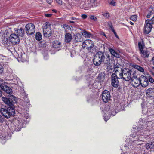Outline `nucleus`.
I'll return each mask as SVG.
<instances>
[{
    "label": "nucleus",
    "mask_w": 154,
    "mask_h": 154,
    "mask_svg": "<svg viewBox=\"0 0 154 154\" xmlns=\"http://www.w3.org/2000/svg\"><path fill=\"white\" fill-rule=\"evenodd\" d=\"M121 72L119 73V78L123 79V80L126 81H129L132 77H134L136 73L135 70L134 69H129L125 68L121 69Z\"/></svg>",
    "instance_id": "obj_1"
},
{
    "label": "nucleus",
    "mask_w": 154,
    "mask_h": 154,
    "mask_svg": "<svg viewBox=\"0 0 154 154\" xmlns=\"http://www.w3.org/2000/svg\"><path fill=\"white\" fill-rule=\"evenodd\" d=\"M152 61L153 64L154 65V57L152 58Z\"/></svg>",
    "instance_id": "obj_55"
},
{
    "label": "nucleus",
    "mask_w": 154,
    "mask_h": 154,
    "mask_svg": "<svg viewBox=\"0 0 154 154\" xmlns=\"http://www.w3.org/2000/svg\"><path fill=\"white\" fill-rule=\"evenodd\" d=\"M151 12L152 14H154V8L152 9V11H151Z\"/></svg>",
    "instance_id": "obj_53"
},
{
    "label": "nucleus",
    "mask_w": 154,
    "mask_h": 154,
    "mask_svg": "<svg viewBox=\"0 0 154 154\" xmlns=\"http://www.w3.org/2000/svg\"><path fill=\"white\" fill-rule=\"evenodd\" d=\"M70 23H74V22L73 21H70Z\"/></svg>",
    "instance_id": "obj_62"
},
{
    "label": "nucleus",
    "mask_w": 154,
    "mask_h": 154,
    "mask_svg": "<svg viewBox=\"0 0 154 154\" xmlns=\"http://www.w3.org/2000/svg\"><path fill=\"white\" fill-rule=\"evenodd\" d=\"M1 113L3 116L7 118H9L11 116L15 114L14 109L12 107H8L7 109L2 108L0 110Z\"/></svg>",
    "instance_id": "obj_5"
},
{
    "label": "nucleus",
    "mask_w": 154,
    "mask_h": 154,
    "mask_svg": "<svg viewBox=\"0 0 154 154\" xmlns=\"http://www.w3.org/2000/svg\"><path fill=\"white\" fill-rule=\"evenodd\" d=\"M89 18L95 21L96 20V17L93 15H91L89 17Z\"/></svg>",
    "instance_id": "obj_35"
},
{
    "label": "nucleus",
    "mask_w": 154,
    "mask_h": 154,
    "mask_svg": "<svg viewBox=\"0 0 154 154\" xmlns=\"http://www.w3.org/2000/svg\"><path fill=\"white\" fill-rule=\"evenodd\" d=\"M142 128H137V132H136L137 131L135 130L134 133L135 134H136L137 136V139L138 140L142 141H144L146 137V136H148L150 135V134H152L154 133V130L151 129L150 130H145L143 129H141Z\"/></svg>",
    "instance_id": "obj_2"
},
{
    "label": "nucleus",
    "mask_w": 154,
    "mask_h": 154,
    "mask_svg": "<svg viewBox=\"0 0 154 154\" xmlns=\"http://www.w3.org/2000/svg\"><path fill=\"white\" fill-rule=\"evenodd\" d=\"M26 29H35V26L34 24L32 23H29L25 26Z\"/></svg>",
    "instance_id": "obj_25"
},
{
    "label": "nucleus",
    "mask_w": 154,
    "mask_h": 154,
    "mask_svg": "<svg viewBox=\"0 0 154 154\" xmlns=\"http://www.w3.org/2000/svg\"><path fill=\"white\" fill-rule=\"evenodd\" d=\"M4 121L3 119L1 117H0V122L2 123Z\"/></svg>",
    "instance_id": "obj_49"
},
{
    "label": "nucleus",
    "mask_w": 154,
    "mask_h": 154,
    "mask_svg": "<svg viewBox=\"0 0 154 154\" xmlns=\"http://www.w3.org/2000/svg\"><path fill=\"white\" fill-rule=\"evenodd\" d=\"M108 25L109 27V28L110 29H113V27L112 23L111 22L108 23Z\"/></svg>",
    "instance_id": "obj_42"
},
{
    "label": "nucleus",
    "mask_w": 154,
    "mask_h": 154,
    "mask_svg": "<svg viewBox=\"0 0 154 154\" xmlns=\"http://www.w3.org/2000/svg\"><path fill=\"white\" fill-rule=\"evenodd\" d=\"M100 97L103 102L105 103L109 102L111 100L110 92L106 90L102 92Z\"/></svg>",
    "instance_id": "obj_6"
},
{
    "label": "nucleus",
    "mask_w": 154,
    "mask_h": 154,
    "mask_svg": "<svg viewBox=\"0 0 154 154\" xmlns=\"http://www.w3.org/2000/svg\"><path fill=\"white\" fill-rule=\"evenodd\" d=\"M110 57L109 55H106V57L104 53L102 52H97V66L100 65L102 63L107 64H109L110 63Z\"/></svg>",
    "instance_id": "obj_3"
},
{
    "label": "nucleus",
    "mask_w": 154,
    "mask_h": 154,
    "mask_svg": "<svg viewBox=\"0 0 154 154\" xmlns=\"http://www.w3.org/2000/svg\"><path fill=\"white\" fill-rule=\"evenodd\" d=\"M111 30H112V31L113 32V33L115 35V36L117 38L119 39V36L118 35H117V33H116V31H115V29H111Z\"/></svg>",
    "instance_id": "obj_40"
},
{
    "label": "nucleus",
    "mask_w": 154,
    "mask_h": 154,
    "mask_svg": "<svg viewBox=\"0 0 154 154\" xmlns=\"http://www.w3.org/2000/svg\"><path fill=\"white\" fill-rule=\"evenodd\" d=\"M148 82L149 81L151 83H153L154 82V79L151 77H149L148 79Z\"/></svg>",
    "instance_id": "obj_37"
},
{
    "label": "nucleus",
    "mask_w": 154,
    "mask_h": 154,
    "mask_svg": "<svg viewBox=\"0 0 154 154\" xmlns=\"http://www.w3.org/2000/svg\"><path fill=\"white\" fill-rule=\"evenodd\" d=\"M51 24L49 22L45 23L43 25V29H51Z\"/></svg>",
    "instance_id": "obj_28"
},
{
    "label": "nucleus",
    "mask_w": 154,
    "mask_h": 154,
    "mask_svg": "<svg viewBox=\"0 0 154 154\" xmlns=\"http://www.w3.org/2000/svg\"><path fill=\"white\" fill-rule=\"evenodd\" d=\"M72 20H77V19L76 18H75V17H72Z\"/></svg>",
    "instance_id": "obj_54"
},
{
    "label": "nucleus",
    "mask_w": 154,
    "mask_h": 154,
    "mask_svg": "<svg viewBox=\"0 0 154 154\" xmlns=\"http://www.w3.org/2000/svg\"><path fill=\"white\" fill-rule=\"evenodd\" d=\"M102 14L106 18H109V15L108 13L104 12Z\"/></svg>",
    "instance_id": "obj_34"
},
{
    "label": "nucleus",
    "mask_w": 154,
    "mask_h": 154,
    "mask_svg": "<svg viewBox=\"0 0 154 154\" xmlns=\"http://www.w3.org/2000/svg\"><path fill=\"white\" fill-rule=\"evenodd\" d=\"M140 85L143 87H146L148 85V80L146 77L141 75L140 76Z\"/></svg>",
    "instance_id": "obj_10"
},
{
    "label": "nucleus",
    "mask_w": 154,
    "mask_h": 154,
    "mask_svg": "<svg viewBox=\"0 0 154 154\" xmlns=\"http://www.w3.org/2000/svg\"><path fill=\"white\" fill-rule=\"evenodd\" d=\"M72 38L71 34L69 33H66L65 36V42L68 43L71 40Z\"/></svg>",
    "instance_id": "obj_18"
},
{
    "label": "nucleus",
    "mask_w": 154,
    "mask_h": 154,
    "mask_svg": "<svg viewBox=\"0 0 154 154\" xmlns=\"http://www.w3.org/2000/svg\"><path fill=\"white\" fill-rule=\"evenodd\" d=\"M51 14H45V16L47 17H51Z\"/></svg>",
    "instance_id": "obj_47"
},
{
    "label": "nucleus",
    "mask_w": 154,
    "mask_h": 154,
    "mask_svg": "<svg viewBox=\"0 0 154 154\" xmlns=\"http://www.w3.org/2000/svg\"><path fill=\"white\" fill-rule=\"evenodd\" d=\"M94 63L95 65L96 66V62L94 61Z\"/></svg>",
    "instance_id": "obj_59"
},
{
    "label": "nucleus",
    "mask_w": 154,
    "mask_h": 154,
    "mask_svg": "<svg viewBox=\"0 0 154 154\" xmlns=\"http://www.w3.org/2000/svg\"><path fill=\"white\" fill-rule=\"evenodd\" d=\"M96 85V84H94L93 85H92V88H93V87H94Z\"/></svg>",
    "instance_id": "obj_58"
},
{
    "label": "nucleus",
    "mask_w": 154,
    "mask_h": 154,
    "mask_svg": "<svg viewBox=\"0 0 154 154\" xmlns=\"http://www.w3.org/2000/svg\"><path fill=\"white\" fill-rule=\"evenodd\" d=\"M94 46L93 42L90 40H86L83 42L82 44V47L88 50H90Z\"/></svg>",
    "instance_id": "obj_8"
},
{
    "label": "nucleus",
    "mask_w": 154,
    "mask_h": 154,
    "mask_svg": "<svg viewBox=\"0 0 154 154\" xmlns=\"http://www.w3.org/2000/svg\"><path fill=\"white\" fill-rule=\"evenodd\" d=\"M21 128L20 127V128H18V129H17V128H16V130L17 131H18L20 130V129Z\"/></svg>",
    "instance_id": "obj_52"
},
{
    "label": "nucleus",
    "mask_w": 154,
    "mask_h": 154,
    "mask_svg": "<svg viewBox=\"0 0 154 154\" xmlns=\"http://www.w3.org/2000/svg\"><path fill=\"white\" fill-rule=\"evenodd\" d=\"M2 100L5 104L11 107H12L13 104L16 103L17 101V98L13 95H10L8 99L4 97H2Z\"/></svg>",
    "instance_id": "obj_4"
},
{
    "label": "nucleus",
    "mask_w": 154,
    "mask_h": 154,
    "mask_svg": "<svg viewBox=\"0 0 154 154\" xmlns=\"http://www.w3.org/2000/svg\"><path fill=\"white\" fill-rule=\"evenodd\" d=\"M151 29H144L143 32L146 34H148L151 31Z\"/></svg>",
    "instance_id": "obj_38"
},
{
    "label": "nucleus",
    "mask_w": 154,
    "mask_h": 154,
    "mask_svg": "<svg viewBox=\"0 0 154 154\" xmlns=\"http://www.w3.org/2000/svg\"><path fill=\"white\" fill-rule=\"evenodd\" d=\"M138 46L140 51H142V50H143L144 48V45H142L141 42H139L138 43Z\"/></svg>",
    "instance_id": "obj_30"
},
{
    "label": "nucleus",
    "mask_w": 154,
    "mask_h": 154,
    "mask_svg": "<svg viewBox=\"0 0 154 154\" xmlns=\"http://www.w3.org/2000/svg\"><path fill=\"white\" fill-rule=\"evenodd\" d=\"M15 32L17 33L18 35L22 36L24 34V29H16Z\"/></svg>",
    "instance_id": "obj_23"
},
{
    "label": "nucleus",
    "mask_w": 154,
    "mask_h": 154,
    "mask_svg": "<svg viewBox=\"0 0 154 154\" xmlns=\"http://www.w3.org/2000/svg\"><path fill=\"white\" fill-rule=\"evenodd\" d=\"M151 13L152 14L151 12H150V14H149L147 16V17L148 18H149L150 17V15L151 14Z\"/></svg>",
    "instance_id": "obj_51"
},
{
    "label": "nucleus",
    "mask_w": 154,
    "mask_h": 154,
    "mask_svg": "<svg viewBox=\"0 0 154 154\" xmlns=\"http://www.w3.org/2000/svg\"><path fill=\"white\" fill-rule=\"evenodd\" d=\"M82 35L85 37L87 38H89L91 36V34L90 33L85 31L82 32Z\"/></svg>",
    "instance_id": "obj_26"
},
{
    "label": "nucleus",
    "mask_w": 154,
    "mask_h": 154,
    "mask_svg": "<svg viewBox=\"0 0 154 154\" xmlns=\"http://www.w3.org/2000/svg\"><path fill=\"white\" fill-rule=\"evenodd\" d=\"M46 2L48 4H51V3L52 2L53 0H46Z\"/></svg>",
    "instance_id": "obj_46"
},
{
    "label": "nucleus",
    "mask_w": 154,
    "mask_h": 154,
    "mask_svg": "<svg viewBox=\"0 0 154 154\" xmlns=\"http://www.w3.org/2000/svg\"><path fill=\"white\" fill-rule=\"evenodd\" d=\"M154 118V115H152L151 116H150V118H152V119H153L152 120H150V121H152V120H154V119H153V118Z\"/></svg>",
    "instance_id": "obj_48"
},
{
    "label": "nucleus",
    "mask_w": 154,
    "mask_h": 154,
    "mask_svg": "<svg viewBox=\"0 0 154 154\" xmlns=\"http://www.w3.org/2000/svg\"><path fill=\"white\" fill-rule=\"evenodd\" d=\"M121 66V65L117 62L116 64L114 65V68L115 69V68H120Z\"/></svg>",
    "instance_id": "obj_33"
},
{
    "label": "nucleus",
    "mask_w": 154,
    "mask_h": 154,
    "mask_svg": "<svg viewBox=\"0 0 154 154\" xmlns=\"http://www.w3.org/2000/svg\"><path fill=\"white\" fill-rule=\"evenodd\" d=\"M26 32L27 34L32 35L35 32V29H26Z\"/></svg>",
    "instance_id": "obj_31"
},
{
    "label": "nucleus",
    "mask_w": 154,
    "mask_h": 154,
    "mask_svg": "<svg viewBox=\"0 0 154 154\" xmlns=\"http://www.w3.org/2000/svg\"><path fill=\"white\" fill-rule=\"evenodd\" d=\"M56 2L59 4V5H62L63 4L62 1V0H55Z\"/></svg>",
    "instance_id": "obj_41"
},
{
    "label": "nucleus",
    "mask_w": 154,
    "mask_h": 154,
    "mask_svg": "<svg viewBox=\"0 0 154 154\" xmlns=\"http://www.w3.org/2000/svg\"><path fill=\"white\" fill-rule=\"evenodd\" d=\"M3 71V66L0 64V74L2 73Z\"/></svg>",
    "instance_id": "obj_43"
},
{
    "label": "nucleus",
    "mask_w": 154,
    "mask_h": 154,
    "mask_svg": "<svg viewBox=\"0 0 154 154\" xmlns=\"http://www.w3.org/2000/svg\"><path fill=\"white\" fill-rule=\"evenodd\" d=\"M133 77H132L130 79L132 81L131 85L137 88L140 85V77L138 78L136 77L133 79Z\"/></svg>",
    "instance_id": "obj_11"
},
{
    "label": "nucleus",
    "mask_w": 154,
    "mask_h": 154,
    "mask_svg": "<svg viewBox=\"0 0 154 154\" xmlns=\"http://www.w3.org/2000/svg\"><path fill=\"white\" fill-rule=\"evenodd\" d=\"M149 21V20H147L145 23L144 25L145 29H152V24Z\"/></svg>",
    "instance_id": "obj_16"
},
{
    "label": "nucleus",
    "mask_w": 154,
    "mask_h": 154,
    "mask_svg": "<svg viewBox=\"0 0 154 154\" xmlns=\"http://www.w3.org/2000/svg\"><path fill=\"white\" fill-rule=\"evenodd\" d=\"M111 85L114 88H117L119 86V81L118 79H120L117 76L115 73H112L111 77Z\"/></svg>",
    "instance_id": "obj_7"
},
{
    "label": "nucleus",
    "mask_w": 154,
    "mask_h": 154,
    "mask_svg": "<svg viewBox=\"0 0 154 154\" xmlns=\"http://www.w3.org/2000/svg\"><path fill=\"white\" fill-rule=\"evenodd\" d=\"M146 94L148 98L154 99V88H149L147 89L146 91Z\"/></svg>",
    "instance_id": "obj_12"
},
{
    "label": "nucleus",
    "mask_w": 154,
    "mask_h": 154,
    "mask_svg": "<svg viewBox=\"0 0 154 154\" xmlns=\"http://www.w3.org/2000/svg\"><path fill=\"white\" fill-rule=\"evenodd\" d=\"M144 147L147 150L153 149L154 148V143H147L145 144Z\"/></svg>",
    "instance_id": "obj_17"
},
{
    "label": "nucleus",
    "mask_w": 154,
    "mask_h": 154,
    "mask_svg": "<svg viewBox=\"0 0 154 154\" xmlns=\"http://www.w3.org/2000/svg\"><path fill=\"white\" fill-rule=\"evenodd\" d=\"M42 36L41 33L39 32L36 33L35 35L36 39L38 41H40L42 39Z\"/></svg>",
    "instance_id": "obj_29"
},
{
    "label": "nucleus",
    "mask_w": 154,
    "mask_h": 154,
    "mask_svg": "<svg viewBox=\"0 0 154 154\" xmlns=\"http://www.w3.org/2000/svg\"><path fill=\"white\" fill-rule=\"evenodd\" d=\"M2 95V92L0 90V97Z\"/></svg>",
    "instance_id": "obj_61"
},
{
    "label": "nucleus",
    "mask_w": 154,
    "mask_h": 154,
    "mask_svg": "<svg viewBox=\"0 0 154 154\" xmlns=\"http://www.w3.org/2000/svg\"><path fill=\"white\" fill-rule=\"evenodd\" d=\"M74 55H75V54H74V55H73L72 54V53H71V57H73L74 56Z\"/></svg>",
    "instance_id": "obj_57"
},
{
    "label": "nucleus",
    "mask_w": 154,
    "mask_h": 154,
    "mask_svg": "<svg viewBox=\"0 0 154 154\" xmlns=\"http://www.w3.org/2000/svg\"><path fill=\"white\" fill-rule=\"evenodd\" d=\"M6 137L4 136L3 135L1 134L0 135V140L2 144H4L6 142Z\"/></svg>",
    "instance_id": "obj_27"
},
{
    "label": "nucleus",
    "mask_w": 154,
    "mask_h": 154,
    "mask_svg": "<svg viewBox=\"0 0 154 154\" xmlns=\"http://www.w3.org/2000/svg\"><path fill=\"white\" fill-rule=\"evenodd\" d=\"M76 42H81L82 40V39L80 34L77 33L76 35H75L74 37Z\"/></svg>",
    "instance_id": "obj_21"
},
{
    "label": "nucleus",
    "mask_w": 154,
    "mask_h": 154,
    "mask_svg": "<svg viewBox=\"0 0 154 154\" xmlns=\"http://www.w3.org/2000/svg\"><path fill=\"white\" fill-rule=\"evenodd\" d=\"M132 69H134V70H135L136 71V70L142 72H143L144 71V69L143 67L138 65H135L134 68H132Z\"/></svg>",
    "instance_id": "obj_20"
},
{
    "label": "nucleus",
    "mask_w": 154,
    "mask_h": 154,
    "mask_svg": "<svg viewBox=\"0 0 154 154\" xmlns=\"http://www.w3.org/2000/svg\"><path fill=\"white\" fill-rule=\"evenodd\" d=\"M140 53L141 54V56L143 58H148L150 54L149 52L146 50H142V51H140Z\"/></svg>",
    "instance_id": "obj_14"
},
{
    "label": "nucleus",
    "mask_w": 154,
    "mask_h": 154,
    "mask_svg": "<svg viewBox=\"0 0 154 154\" xmlns=\"http://www.w3.org/2000/svg\"><path fill=\"white\" fill-rule=\"evenodd\" d=\"M109 4L111 5L115 6L116 5V3L115 1L113 0H111L109 2Z\"/></svg>",
    "instance_id": "obj_39"
},
{
    "label": "nucleus",
    "mask_w": 154,
    "mask_h": 154,
    "mask_svg": "<svg viewBox=\"0 0 154 154\" xmlns=\"http://www.w3.org/2000/svg\"><path fill=\"white\" fill-rule=\"evenodd\" d=\"M81 16L83 19H85L87 17V16L85 14H83Z\"/></svg>",
    "instance_id": "obj_45"
},
{
    "label": "nucleus",
    "mask_w": 154,
    "mask_h": 154,
    "mask_svg": "<svg viewBox=\"0 0 154 154\" xmlns=\"http://www.w3.org/2000/svg\"><path fill=\"white\" fill-rule=\"evenodd\" d=\"M149 21L152 24H153L154 23V15L152 18L150 20H149Z\"/></svg>",
    "instance_id": "obj_44"
},
{
    "label": "nucleus",
    "mask_w": 154,
    "mask_h": 154,
    "mask_svg": "<svg viewBox=\"0 0 154 154\" xmlns=\"http://www.w3.org/2000/svg\"><path fill=\"white\" fill-rule=\"evenodd\" d=\"M130 19L134 21H135L137 20V16L136 15H132L130 17Z\"/></svg>",
    "instance_id": "obj_32"
},
{
    "label": "nucleus",
    "mask_w": 154,
    "mask_h": 154,
    "mask_svg": "<svg viewBox=\"0 0 154 154\" xmlns=\"http://www.w3.org/2000/svg\"><path fill=\"white\" fill-rule=\"evenodd\" d=\"M100 34L101 35L105 36V37H106V35L105 33L103 32H101Z\"/></svg>",
    "instance_id": "obj_50"
},
{
    "label": "nucleus",
    "mask_w": 154,
    "mask_h": 154,
    "mask_svg": "<svg viewBox=\"0 0 154 154\" xmlns=\"http://www.w3.org/2000/svg\"><path fill=\"white\" fill-rule=\"evenodd\" d=\"M44 35L46 37H50L51 34V29H43Z\"/></svg>",
    "instance_id": "obj_19"
},
{
    "label": "nucleus",
    "mask_w": 154,
    "mask_h": 154,
    "mask_svg": "<svg viewBox=\"0 0 154 154\" xmlns=\"http://www.w3.org/2000/svg\"><path fill=\"white\" fill-rule=\"evenodd\" d=\"M109 50L111 54L113 56L116 58H119L120 57V55L113 48H109Z\"/></svg>",
    "instance_id": "obj_15"
},
{
    "label": "nucleus",
    "mask_w": 154,
    "mask_h": 154,
    "mask_svg": "<svg viewBox=\"0 0 154 154\" xmlns=\"http://www.w3.org/2000/svg\"><path fill=\"white\" fill-rule=\"evenodd\" d=\"M130 23L131 24V25H133V24H134L132 22H131V21L130 22Z\"/></svg>",
    "instance_id": "obj_60"
},
{
    "label": "nucleus",
    "mask_w": 154,
    "mask_h": 154,
    "mask_svg": "<svg viewBox=\"0 0 154 154\" xmlns=\"http://www.w3.org/2000/svg\"><path fill=\"white\" fill-rule=\"evenodd\" d=\"M97 78L98 80V82H102L104 79V76L102 73L99 74Z\"/></svg>",
    "instance_id": "obj_24"
},
{
    "label": "nucleus",
    "mask_w": 154,
    "mask_h": 154,
    "mask_svg": "<svg viewBox=\"0 0 154 154\" xmlns=\"http://www.w3.org/2000/svg\"><path fill=\"white\" fill-rule=\"evenodd\" d=\"M53 46L55 48H60L61 46V43L57 41H54L53 42Z\"/></svg>",
    "instance_id": "obj_22"
},
{
    "label": "nucleus",
    "mask_w": 154,
    "mask_h": 154,
    "mask_svg": "<svg viewBox=\"0 0 154 154\" xmlns=\"http://www.w3.org/2000/svg\"><path fill=\"white\" fill-rule=\"evenodd\" d=\"M152 126H154V122L153 123V124H152Z\"/></svg>",
    "instance_id": "obj_64"
},
{
    "label": "nucleus",
    "mask_w": 154,
    "mask_h": 154,
    "mask_svg": "<svg viewBox=\"0 0 154 154\" xmlns=\"http://www.w3.org/2000/svg\"><path fill=\"white\" fill-rule=\"evenodd\" d=\"M63 28H64L65 29H67L68 28L69 29H71L72 28L71 26H68L66 24H64L63 25Z\"/></svg>",
    "instance_id": "obj_36"
},
{
    "label": "nucleus",
    "mask_w": 154,
    "mask_h": 154,
    "mask_svg": "<svg viewBox=\"0 0 154 154\" xmlns=\"http://www.w3.org/2000/svg\"><path fill=\"white\" fill-rule=\"evenodd\" d=\"M132 137H136V136H132Z\"/></svg>",
    "instance_id": "obj_63"
},
{
    "label": "nucleus",
    "mask_w": 154,
    "mask_h": 154,
    "mask_svg": "<svg viewBox=\"0 0 154 154\" xmlns=\"http://www.w3.org/2000/svg\"><path fill=\"white\" fill-rule=\"evenodd\" d=\"M1 88L7 93L11 94L12 93V89L8 86L2 83L0 85Z\"/></svg>",
    "instance_id": "obj_13"
},
{
    "label": "nucleus",
    "mask_w": 154,
    "mask_h": 154,
    "mask_svg": "<svg viewBox=\"0 0 154 154\" xmlns=\"http://www.w3.org/2000/svg\"><path fill=\"white\" fill-rule=\"evenodd\" d=\"M52 11L55 13H56V10L55 9H53L52 10Z\"/></svg>",
    "instance_id": "obj_56"
},
{
    "label": "nucleus",
    "mask_w": 154,
    "mask_h": 154,
    "mask_svg": "<svg viewBox=\"0 0 154 154\" xmlns=\"http://www.w3.org/2000/svg\"><path fill=\"white\" fill-rule=\"evenodd\" d=\"M9 40L12 44L14 45L18 44L20 42L19 37L15 34H11L10 36Z\"/></svg>",
    "instance_id": "obj_9"
}]
</instances>
